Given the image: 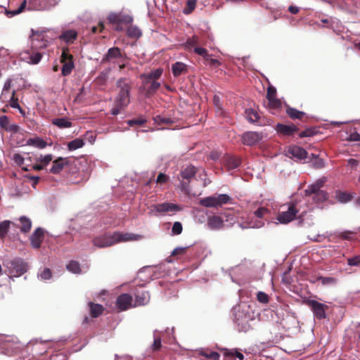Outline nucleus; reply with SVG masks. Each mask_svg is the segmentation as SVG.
Instances as JSON below:
<instances>
[{
  "mask_svg": "<svg viewBox=\"0 0 360 360\" xmlns=\"http://www.w3.org/2000/svg\"><path fill=\"white\" fill-rule=\"evenodd\" d=\"M140 238H141V236L135 233L115 231L95 237L93 240V244L97 248H103L114 245L118 243L138 240Z\"/></svg>",
  "mask_w": 360,
  "mask_h": 360,
  "instance_id": "1",
  "label": "nucleus"
},
{
  "mask_svg": "<svg viewBox=\"0 0 360 360\" xmlns=\"http://www.w3.org/2000/svg\"><path fill=\"white\" fill-rule=\"evenodd\" d=\"M116 84L118 93L115 99V106L111 110V113L113 115H118L122 109L129 104L131 89V84L127 78H120Z\"/></svg>",
  "mask_w": 360,
  "mask_h": 360,
  "instance_id": "2",
  "label": "nucleus"
},
{
  "mask_svg": "<svg viewBox=\"0 0 360 360\" xmlns=\"http://www.w3.org/2000/svg\"><path fill=\"white\" fill-rule=\"evenodd\" d=\"M11 276L19 277L27 271V264L21 258H15L6 262Z\"/></svg>",
  "mask_w": 360,
  "mask_h": 360,
  "instance_id": "3",
  "label": "nucleus"
},
{
  "mask_svg": "<svg viewBox=\"0 0 360 360\" xmlns=\"http://www.w3.org/2000/svg\"><path fill=\"white\" fill-rule=\"evenodd\" d=\"M323 182L317 181L316 184L309 186L305 190V195L311 196L312 195L313 200L316 203L323 202L328 198V193L321 190V188L323 186Z\"/></svg>",
  "mask_w": 360,
  "mask_h": 360,
  "instance_id": "4",
  "label": "nucleus"
},
{
  "mask_svg": "<svg viewBox=\"0 0 360 360\" xmlns=\"http://www.w3.org/2000/svg\"><path fill=\"white\" fill-rule=\"evenodd\" d=\"M60 62L63 64L61 69L62 75L65 77L70 75L75 68V64L73 60V56L69 52L68 47L62 48Z\"/></svg>",
  "mask_w": 360,
  "mask_h": 360,
  "instance_id": "5",
  "label": "nucleus"
},
{
  "mask_svg": "<svg viewBox=\"0 0 360 360\" xmlns=\"http://www.w3.org/2000/svg\"><path fill=\"white\" fill-rule=\"evenodd\" d=\"M197 172V169L193 165H188L183 169L177 178L181 182V189L188 192L189 183L193 179Z\"/></svg>",
  "mask_w": 360,
  "mask_h": 360,
  "instance_id": "6",
  "label": "nucleus"
},
{
  "mask_svg": "<svg viewBox=\"0 0 360 360\" xmlns=\"http://www.w3.org/2000/svg\"><path fill=\"white\" fill-rule=\"evenodd\" d=\"M59 0H28L29 11H46L58 5Z\"/></svg>",
  "mask_w": 360,
  "mask_h": 360,
  "instance_id": "7",
  "label": "nucleus"
},
{
  "mask_svg": "<svg viewBox=\"0 0 360 360\" xmlns=\"http://www.w3.org/2000/svg\"><path fill=\"white\" fill-rule=\"evenodd\" d=\"M306 304L311 308L317 319L321 320L326 317V311L328 309L326 304L314 300H307Z\"/></svg>",
  "mask_w": 360,
  "mask_h": 360,
  "instance_id": "8",
  "label": "nucleus"
},
{
  "mask_svg": "<svg viewBox=\"0 0 360 360\" xmlns=\"http://www.w3.org/2000/svg\"><path fill=\"white\" fill-rule=\"evenodd\" d=\"M181 210V207L174 203L163 202L155 204L151 206L150 213H165V212H177Z\"/></svg>",
  "mask_w": 360,
  "mask_h": 360,
  "instance_id": "9",
  "label": "nucleus"
},
{
  "mask_svg": "<svg viewBox=\"0 0 360 360\" xmlns=\"http://www.w3.org/2000/svg\"><path fill=\"white\" fill-rule=\"evenodd\" d=\"M200 205L206 207H221L225 204V194L219 195L217 197L209 196L202 198L199 202Z\"/></svg>",
  "mask_w": 360,
  "mask_h": 360,
  "instance_id": "10",
  "label": "nucleus"
},
{
  "mask_svg": "<svg viewBox=\"0 0 360 360\" xmlns=\"http://www.w3.org/2000/svg\"><path fill=\"white\" fill-rule=\"evenodd\" d=\"M128 58L124 53H122L119 47L114 46L110 48L107 53L103 56L101 60L102 63H106L111 61L112 59L127 60Z\"/></svg>",
  "mask_w": 360,
  "mask_h": 360,
  "instance_id": "11",
  "label": "nucleus"
},
{
  "mask_svg": "<svg viewBox=\"0 0 360 360\" xmlns=\"http://www.w3.org/2000/svg\"><path fill=\"white\" fill-rule=\"evenodd\" d=\"M298 212L295 205H290L288 207L287 211L280 212L277 216V220L281 224H288L292 221Z\"/></svg>",
  "mask_w": 360,
  "mask_h": 360,
  "instance_id": "12",
  "label": "nucleus"
},
{
  "mask_svg": "<svg viewBox=\"0 0 360 360\" xmlns=\"http://www.w3.org/2000/svg\"><path fill=\"white\" fill-rule=\"evenodd\" d=\"M0 127L6 131L11 132L12 134H20V127L18 124L11 123L8 117L6 115L0 117Z\"/></svg>",
  "mask_w": 360,
  "mask_h": 360,
  "instance_id": "13",
  "label": "nucleus"
},
{
  "mask_svg": "<svg viewBox=\"0 0 360 360\" xmlns=\"http://www.w3.org/2000/svg\"><path fill=\"white\" fill-rule=\"evenodd\" d=\"M44 238V230L41 228H37L30 237L31 245L33 248L39 249Z\"/></svg>",
  "mask_w": 360,
  "mask_h": 360,
  "instance_id": "14",
  "label": "nucleus"
},
{
  "mask_svg": "<svg viewBox=\"0 0 360 360\" xmlns=\"http://www.w3.org/2000/svg\"><path fill=\"white\" fill-rule=\"evenodd\" d=\"M132 301L131 295L124 293L117 298L116 305L120 311H124L132 307Z\"/></svg>",
  "mask_w": 360,
  "mask_h": 360,
  "instance_id": "15",
  "label": "nucleus"
},
{
  "mask_svg": "<svg viewBox=\"0 0 360 360\" xmlns=\"http://www.w3.org/2000/svg\"><path fill=\"white\" fill-rule=\"evenodd\" d=\"M275 129L278 134L285 136H292L299 130L298 127L294 124L287 125L281 123H278Z\"/></svg>",
  "mask_w": 360,
  "mask_h": 360,
  "instance_id": "16",
  "label": "nucleus"
},
{
  "mask_svg": "<svg viewBox=\"0 0 360 360\" xmlns=\"http://www.w3.org/2000/svg\"><path fill=\"white\" fill-rule=\"evenodd\" d=\"M69 163L68 158L59 157L53 161L49 172L53 174H60Z\"/></svg>",
  "mask_w": 360,
  "mask_h": 360,
  "instance_id": "17",
  "label": "nucleus"
},
{
  "mask_svg": "<svg viewBox=\"0 0 360 360\" xmlns=\"http://www.w3.org/2000/svg\"><path fill=\"white\" fill-rule=\"evenodd\" d=\"M262 138V135L258 132L248 131L243 134L242 141L245 145L252 146L257 143Z\"/></svg>",
  "mask_w": 360,
  "mask_h": 360,
  "instance_id": "18",
  "label": "nucleus"
},
{
  "mask_svg": "<svg viewBox=\"0 0 360 360\" xmlns=\"http://www.w3.org/2000/svg\"><path fill=\"white\" fill-rule=\"evenodd\" d=\"M288 153L290 158L297 160H304L307 155V152L304 148L297 146L289 147Z\"/></svg>",
  "mask_w": 360,
  "mask_h": 360,
  "instance_id": "19",
  "label": "nucleus"
},
{
  "mask_svg": "<svg viewBox=\"0 0 360 360\" xmlns=\"http://www.w3.org/2000/svg\"><path fill=\"white\" fill-rule=\"evenodd\" d=\"M150 295L148 291H137L135 294L134 306H143L149 302Z\"/></svg>",
  "mask_w": 360,
  "mask_h": 360,
  "instance_id": "20",
  "label": "nucleus"
},
{
  "mask_svg": "<svg viewBox=\"0 0 360 360\" xmlns=\"http://www.w3.org/2000/svg\"><path fill=\"white\" fill-rule=\"evenodd\" d=\"M162 72V69L158 68L150 72L149 74L141 75V78L144 79V84L148 85V82H150V81H156L158 79L161 77Z\"/></svg>",
  "mask_w": 360,
  "mask_h": 360,
  "instance_id": "21",
  "label": "nucleus"
},
{
  "mask_svg": "<svg viewBox=\"0 0 360 360\" xmlns=\"http://www.w3.org/2000/svg\"><path fill=\"white\" fill-rule=\"evenodd\" d=\"M19 221L20 223V225L18 226L15 223H12L13 225L15 226L16 227L19 228L20 231L24 233H27L30 232L32 228V221L31 220L27 218L25 216L20 217L19 218Z\"/></svg>",
  "mask_w": 360,
  "mask_h": 360,
  "instance_id": "22",
  "label": "nucleus"
},
{
  "mask_svg": "<svg viewBox=\"0 0 360 360\" xmlns=\"http://www.w3.org/2000/svg\"><path fill=\"white\" fill-rule=\"evenodd\" d=\"M172 72L175 77L186 74L188 72L187 65L182 62H176L172 65Z\"/></svg>",
  "mask_w": 360,
  "mask_h": 360,
  "instance_id": "23",
  "label": "nucleus"
},
{
  "mask_svg": "<svg viewBox=\"0 0 360 360\" xmlns=\"http://www.w3.org/2000/svg\"><path fill=\"white\" fill-rule=\"evenodd\" d=\"M68 181L71 184H79L82 182H85L88 180L89 176L84 172H79L77 176H73V174L68 176Z\"/></svg>",
  "mask_w": 360,
  "mask_h": 360,
  "instance_id": "24",
  "label": "nucleus"
},
{
  "mask_svg": "<svg viewBox=\"0 0 360 360\" xmlns=\"http://www.w3.org/2000/svg\"><path fill=\"white\" fill-rule=\"evenodd\" d=\"M207 225L210 229H219L223 227L224 221L221 217L214 215L208 218Z\"/></svg>",
  "mask_w": 360,
  "mask_h": 360,
  "instance_id": "25",
  "label": "nucleus"
},
{
  "mask_svg": "<svg viewBox=\"0 0 360 360\" xmlns=\"http://www.w3.org/2000/svg\"><path fill=\"white\" fill-rule=\"evenodd\" d=\"M160 86V84L157 81L152 80L150 82H148V85H145L144 82H143V89L145 90L147 96L154 94Z\"/></svg>",
  "mask_w": 360,
  "mask_h": 360,
  "instance_id": "26",
  "label": "nucleus"
},
{
  "mask_svg": "<svg viewBox=\"0 0 360 360\" xmlns=\"http://www.w3.org/2000/svg\"><path fill=\"white\" fill-rule=\"evenodd\" d=\"M88 305L91 317L97 318L103 314L104 308L101 304L89 302Z\"/></svg>",
  "mask_w": 360,
  "mask_h": 360,
  "instance_id": "27",
  "label": "nucleus"
},
{
  "mask_svg": "<svg viewBox=\"0 0 360 360\" xmlns=\"http://www.w3.org/2000/svg\"><path fill=\"white\" fill-rule=\"evenodd\" d=\"M245 113L247 120L250 122L261 124L260 117L256 110L252 108H248L245 110Z\"/></svg>",
  "mask_w": 360,
  "mask_h": 360,
  "instance_id": "28",
  "label": "nucleus"
},
{
  "mask_svg": "<svg viewBox=\"0 0 360 360\" xmlns=\"http://www.w3.org/2000/svg\"><path fill=\"white\" fill-rule=\"evenodd\" d=\"M25 145L26 146H32L36 148L42 149V148H46V146H47V143L44 140H43L42 139H41L39 137H34V138L29 139L26 141Z\"/></svg>",
  "mask_w": 360,
  "mask_h": 360,
  "instance_id": "29",
  "label": "nucleus"
},
{
  "mask_svg": "<svg viewBox=\"0 0 360 360\" xmlns=\"http://www.w3.org/2000/svg\"><path fill=\"white\" fill-rule=\"evenodd\" d=\"M77 37V33L76 31L73 30H68L63 32L59 39L67 42L70 43L72 42Z\"/></svg>",
  "mask_w": 360,
  "mask_h": 360,
  "instance_id": "30",
  "label": "nucleus"
},
{
  "mask_svg": "<svg viewBox=\"0 0 360 360\" xmlns=\"http://www.w3.org/2000/svg\"><path fill=\"white\" fill-rule=\"evenodd\" d=\"M240 162V160L237 157L226 154V170L237 168Z\"/></svg>",
  "mask_w": 360,
  "mask_h": 360,
  "instance_id": "31",
  "label": "nucleus"
},
{
  "mask_svg": "<svg viewBox=\"0 0 360 360\" xmlns=\"http://www.w3.org/2000/svg\"><path fill=\"white\" fill-rule=\"evenodd\" d=\"M286 114L292 119V120H302L303 117L305 115V112L302 111H300L295 108L288 106L286 108Z\"/></svg>",
  "mask_w": 360,
  "mask_h": 360,
  "instance_id": "32",
  "label": "nucleus"
},
{
  "mask_svg": "<svg viewBox=\"0 0 360 360\" xmlns=\"http://www.w3.org/2000/svg\"><path fill=\"white\" fill-rule=\"evenodd\" d=\"M226 360H243V354L236 349H226Z\"/></svg>",
  "mask_w": 360,
  "mask_h": 360,
  "instance_id": "33",
  "label": "nucleus"
},
{
  "mask_svg": "<svg viewBox=\"0 0 360 360\" xmlns=\"http://www.w3.org/2000/svg\"><path fill=\"white\" fill-rule=\"evenodd\" d=\"M52 124L60 129L70 128L72 126V123L65 117L53 119Z\"/></svg>",
  "mask_w": 360,
  "mask_h": 360,
  "instance_id": "34",
  "label": "nucleus"
},
{
  "mask_svg": "<svg viewBox=\"0 0 360 360\" xmlns=\"http://www.w3.org/2000/svg\"><path fill=\"white\" fill-rule=\"evenodd\" d=\"M127 34L129 37L134 39H139L142 35L141 30L138 27L134 25H131L128 27Z\"/></svg>",
  "mask_w": 360,
  "mask_h": 360,
  "instance_id": "35",
  "label": "nucleus"
},
{
  "mask_svg": "<svg viewBox=\"0 0 360 360\" xmlns=\"http://www.w3.org/2000/svg\"><path fill=\"white\" fill-rule=\"evenodd\" d=\"M316 281H321L323 285H333L337 283V279L334 277L318 276L313 283Z\"/></svg>",
  "mask_w": 360,
  "mask_h": 360,
  "instance_id": "36",
  "label": "nucleus"
},
{
  "mask_svg": "<svg viewBox=\"0 0 360 360\" xmlns=\"http://www.w3.org/2000/svg\"><path fill=\"white\" fill-rule=\"evenodd\" d=\"M335 197L337 200L342 203L349 202L352 199V196L346 192L336 191Z\"/></svg>",
  "mask_w": 360,
  "mask_h": 360,
  "instance_id": "37",
  "label": "nucleus"
},
{
  "mask_svg": "<svg viewBox=\"0 0 360 360\" xmlns=\"http://www.w3.org/2000/svg\"><path fill=\"white\" fill-rule=\"evenodd\" d=\"M153 120L155 122L158 124H166V125H170L174 123V120L171 119L170 117H167L162 115H157L153 117Z\"/></svg>",
  "mask_w": 360,
  "mask_h": 360,
  "instance_id": "38",
  "label": "nucleus"
},
{
  "mask_svg": "<svg viewBox=\"0 0 360 360\" xmlns=\"http://www.w3.org/2000/svg\"><path fill=\"white\" fill-rule=\"evenodd\" d=\"M11 222L9 220H5L0 223V238L4 239L9 230Z\"/></svg>",
  "mask_w": 360,
  "mask_h": 360,
  "instance_id": "39",
  "label": "nucleus"
},
{
  "mask_svg": "<svg viewBox=\"0 0 360 360\" xmlns=\"http://www.w3.org/2000/svg\"><path fill=\"white\" fill-rule=\"evenodd\" d=\"M84 145V142L81 139H75L70 141L68 144V148L69 150H75L82 148Z\"/></svg>",
  "mask_w": 360,
  "mask_h": 360,
  "instance_id": "40",
  "label": "nucleus"
},
{
  "mask_svg": "<svg viewBox=\"0 0 360 360\" xmlns=\"http://www.w3.org/2000/svg\"><path fill=\"white\" fill-rule=\"evenodd\" d=\"M11 159L13 162L20 167H22V169L25 171H28L29 169L27 167H22L25 161L24 157L20 153H14L12 155Z\"/></svg>",
  "mask_w": 360,
  "mask_h": 360,
  "instance_id": "41",
  "label": "nucleus"
},
{
  "mask_svg": "<svg viewBox=\"0 0 360 360\" xmlns=\"http://www.w3.org/2000/svg\"><path fill=\"white\" fill-rule=\"evenodd\" d=\"M67 269L74 274H79L81 272L80 264L77 261H70L67 265Z\"/></svg>",
  "mask_w": 360,
  "mask_h": 360,
  "instance_id": "42",
  "label": "nucleus"
},
{
  "mask_svg": "<svg viewBox=\"0 0 360 360\" xmlns=\"http://www.w3.org/2000/svg\"><path fill=\"white\" fill-rule=\"evenodd\" d=\"M200 354L210 360H218L219 358V354L217 352L210 350L202 351Z\"/></svg>",
  "mask_w": 360,
  "mask_h": 360,
  "instance_id": "43",
  "label": "nucleus"
},
{
  "mask_svg": "<svg viewBox=\"0 0 360 360\" xmlns=\"http://www.w3.org/2000/svg\"><path fill=\"white\" fill-rule=\"evenodd\" d=\"M40 36H38L37 38H34L32 39V47L35 49H43L47 46V41H44L42 39H40Z\"/></svg>",
  "mask_w": 360,
  "mask_h": 360,
  "instance_id": "44",
  "label": "nucleus"
},
{
  "mask_svg": "<svg viewBox=\"0 0 360 360\" xmlns=\"http://www.w3.org/2000/svg\"><path fill=\"white\" fill-rule=\"evenodd\" d=\"M110 69L101 72L96 78V81L99 84H104L108 79Z\"/></svg>",
  "mask_w": 360,
  "mask_h": 360,
  "instance_id": "45",
  "label": "nucleus"
},
{
  "mask_svg": "<svg viewBox=\"0 0 360 360\" xmlns=\"http://www.w3.org/2000/svg\"><path fill=\"white\" fill-rule=\"evenodd\" d=\"M41 58H42V54L41 53H39V52L32 53L29 56L30 60L28 61V63L33 64V65L37 64L41 60Z\"/></svg>",
  "mask_w": 360,
  "mask_h": 360,
  "instance_id": "46",
  "label": "nucleus"
},
{
  "mask_svg": "<svg viewBox=\"0 0 360 360\" xmlns=\"http://www.w3.org/2000/svg\"><path fill=\"white\" fill-rule=\"evenodd\" d=\"M127 122L130 127H133L134 125L142 126L146 122V120L143 117H141L137 119L129 120Z\"/></svg>",
  "mask_w": 360,
  "mask_h": 360,
  "instance_id": "47",
  "label": "nucleus"
},
{
  "mask_svg": "<svg viewBox=\"0 0 360 360\" xmlns=\"http://www.w3.org/2000/svg\"><path fill=\"white\" fill-rule=\"evenodd\" d=\"M257 300L260 303L267 304L269 302V297L266 293L259 291L257 294Z\"/></svg>",
  "mask_w": 360,
  "mask_h": 360,
  "instance_id": "48",
  "label": "nucleus"
},
{
  "mask_svg": "<svg viewBox=\"0 0 360 360\" xmlns=\"http://www.w3.org/2000/svg\"><path fill=\"white\" fill-rule=\"evenodd\" d=\"M347 264L351 266H360V255L347 258Z\"/></svg>",
  "mask_w": 360,
  "mask_h": 360,
  "instance_id": "49",
  "label": "nucleus"
},
{
  "mask_svg": "<svg viewBox=\"0 0 360 360\" xmlns=\"http://www.w3.org/2000/svg\"><path fill=\"white\" fill-rule=\"evenodd\" d=\"M316 134L315 129L308 128L299 134L300 138L310 137Z\"/></svg>",
  "mask_w": 360,
  "mask_h": 360,
  "instance_id": "50",
  "label": "nucleus"
},
{
  "mask_svg": "<svg viewBox=\"0 0 360 360\" xmlns=\"http://www.w3.org/2000/svg\"><path fill=\"white\" fill-rule=\"evenodd\" d=\"M10 105L13 108L19 109L20 112H22V110L21 109L20 106L18 104V99L17 98H15V91H13L12 92V96L10 100Z\"/></svg>",
  "mask_w": 360,
  "mask_h": 360,
  "instance_id": "51",
  "label": "nucleus"
},
{
  "mask_svg": "<svg viewBox=\"0 0 360 360\" xmlns=\"http://www.w3.org/2000/svg\"><path fill=\"white\" fill-rule=\"evenodd\" d=\"M198 44V39L197 37L193 36L191 38H188L186 42V46L188 49L197 47Z\"/></svg>",
  "mask_w": 360,
  "mask_h": 360,
  "instance_id": "52",
  "label": "nucleus"
},
{
  "mask_svg": "<svg viewBox=\"0 0 360 360\" xmlns=\"http://www.w3.org/2000/svg\"><path fill=\"white\" fill-rule=\"evenodd\" d=\"M268 107L269 108H272V109H277L280 106H281V101L275 98H271V99H268Z\"/></svg>",
  "mask_w": 360,
  "mask_h": 360,
  "instance_id": "53",
  "label": "nucleus"
},
{
  "mask_svg": "<svg viewBox=\"0 0 360 360\" xmlns=\"http://www.w3.org/2000/svg\"><path fill=\"white\" fill-rule=\"evenodd\" d=\"M27 4V1L23 0L18 9L10 11L9 13H11V15H15L22 13L25 9Z\"/></svg>",
  "mask_w": 360,
  "mask_h": 360,
  "instance_id": "54",
  "label": "nucleus"
},
{
  "mask_svg": "<svg viewBox=\"0 0 360 360\" xmlns=\"http://www.w3.org/2000/svg\"><path fill=\"white\" fill-rule=\"evenodd\" d=\"M183 230L182 225L180 222L176 221L174 223L172 231L174 235H179L181 233Z\"/></svg>",
  "mask_w": 360,
  "mask_h": 360,
  "instance_id": "55",
  "label": "nucleus"
},
{
  "mask_svg": "<svg viewBox=\"0 0 360 360\" xmlns=\"http://www.w3.org/2000/svg\"><path fill=\"white\" fill-rule=\"evenodd\" d=\"M53 160V155L51 154L46 155L39 158L38 162H41L44 167L47 166Z\"/></svg>",
  "mask_w": 360,
  "mask_h": 360,
  "instance_id": "56",
  "label": "nucleus"
},
{
  "mask_svg": "<svg viewBox=\"0 0 360 360\" xmlns=\"http://www.w3.org/2000/svg\"><path fill=\"white\" fill-rule=\"evenodd\" d=\"M52 276V273L50 269L45 268L43 269V271L40 273L39 276L43 280H47L51 278Z\"/></svg>",
  "mask_w": 360,
  "mask_h": 360,
  "instance_id": "57",
  "label": "nucleus"
},
{
  "mask_svg": "<svg viewBox=\"0 0 360 360\" xmlns=\"http://www.w3.org/2000/svg\"><path fill=\"white\" fill-rule=\"evenodd\" d=\"M276 96V89L272 86L267 88L266 98L271 99L275 98Z\"/></svg>",
  "mask_w": 360,
  "mask_h": 360,
  "instance_id": "58",
  "label": "nucleus"
},
{
  "mask_svg": "<svg viewBox=\"0 0 360 360\" xmlns=\"http://www.w3.org/2000/svg\"><path fill=\"white\" fill-rule=\"evenodd\" d=\"M162 347L161 339L160 337H155L152 349L153 351L159 350Z\"/></svg>",
  "mask_w": 360,
  "mask_h": 360,
  "instance_id": "59",
  "label": "nucleus"
},
{
  "mask_svg": "<svg viewBox=\"0 0 360 360\" xmlns=\"http://www.w3.org/2000/svg\"><path fill=\"white\" fill-rule=\"evenodd\" d=\"M169 180V176L163 173H160L157 177L156 183L162 184Z\"/></svg>",
  "mask_w": 360,
  "mask_h": 360,
  "instance_id": "60",
  "label": "nucleus"
},
{
  "mask_svg": "<svg viewBox=\"0 0 360 360\" xmlns=\"http://www.w3.org/2000/svg\"><path fill=\"white\" fill-rule=\"evenodd\" d=\"M194 52L204 58H207L208 56L207 51L202 47H195Z\"/></svg>",
  "mask_w": 360,
  "mask_h": 360,
  "instance_id": "61",
  "label": "nucleus"
},
{
  "mask_svg": "<svg viewBox=\"0 0 360 360\" xmlns=\"http://www.w3.org/2000/svg\"><path fill=\"white\" fill-rule=\"evenodd\" d=\"M268 212L269 210L266 208L259 207L255 212V214L258 218H262Z\"/></svg>",
  "mask_w": 360,
  "mask_h": 360,
  "instance_id": "62",
  "label": "nucleus"
},
{
  "mask_svg": "<svg viewBox=\"0 0 360 360\" xmlns=\"http://www.w3.org/2000/svg\"><path fill=\"white\" fill-rule=\"evenodd\" d=\"M108 20L110 22L115 24H118L122 22L120 16L117 15L115 14L110 15L108 17Z\"/></svg>",
  "mask_w": 360,
  "mask_h": 360,
  "instance_id": "63",
  "label": "nucleus"
},
{
  "mask_svg": "<svg viewBox=\"0 0 360 360\" xmlns=\"http://www.w3.org/2000/svg\"><path fill=\"white\" fill-rule=\"evenodd\" d=\"M186 250L187 248H176L172 251V255L176 256L178 255H184L186 252Z\"/></svg>",
  "mask_w": 360,
  "mask_h": 360,
  "instance_id": "64",
  "label": "nucleus"
}]
</instances>
